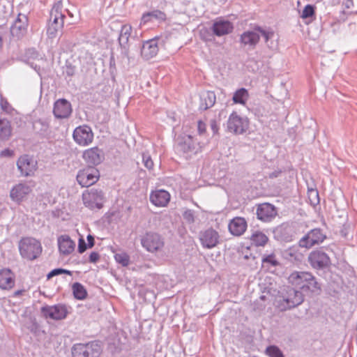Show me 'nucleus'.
I'll use <instances>...</instances> for the list:
<instances>
[{
    "mask_svg": "<svg viewBox=\"0 0 357 357\" xmlns=\"http://www.w3.org/2000/svg\"><path fill=\"white\" fill-rule=\"evenodd\" d=\"M304 301L303 294L294 287L287 286L281 288L275 296V305L280 312L294 308Z\"/></svg>",
    "mask_w": 357,
    "mask_h": 357,
    "instance_id": "nucleus-1",
    "label": "nucleus"
},
{
    "mask_svg": "<svg viewBox=\"0 0 357 357\" xmlns=\"http://www.w3.org/2000/svg\"><path fill=\"white\" fill-rule=\"evenodd\" d=\"M289 283L303 293H319L321 285L310 272L294 271L288 278Z\"/></svg>",
    "mask_w": 357,
    "mask_h": 357,
    "instance_id": "nucleus-2",
    "label": "nucleus"
},
{
    "mask_svg": "<svg viewBox=\"0 0 357 357\" xmlns=\"http://www.w3.org/2000/svg\"><path fill=\"white\" fill-rule=\"evenodd\" d=\"M260 36L264 38L268 47L271 49L276 47V43L273 40L275 33L269 29H264L260 26H256L252 30L243 32L241 35L240 40L244 46L253 49L258 43Z\"/></svg>",
    "mask_w": 357,
    "mask_h": 357,
    "instance_id": "nucleus-3",
    "label": "nucleus"
},
{
    "mask_svg": "<svg viewBox=\"0 0 357 357\" xmlns=\"http://www.w3.org/2000/svg\"><path fill=\"white\" fill-rule=\"evenodd\" d=\"M68 13L70 17L73 14L68 10H63V5L61 1H58L54 3L50 12V20H52V23L48 26L47 33L49 37L54 38L56 36V33L60 30L64 24L65 13Z\"/></svg>",
    "mask_w": 357,
    "mask_h": 357,
    "instance_id": "nucleus-4",
    "label": "nucleus"
},
{
    "mask_svg": "<svg viewBox=\"0 0 357 357\" xmlns=\"http://www.w3.org/2000/svg\"><path fill=\"white\" fill-rule=\"evenodd\" d=\"M18 246L20 255L28 260L36 259L42 252L40 242L34 238H22Z\"/></svg>",
    "mask_w": 357,
    "mask_h": 357,
    "instance_id": "nucleus-5",
    "label": "nucleus"
},
{
    "mask_svg": "<svg viewBox=\"0 0 357 357\" xmlns=\"http://www.w3.org/2000/svg\"><path fill=\"white\" fill-rule=\"evenodd\" d=\"M101 352V346L96 341L75 344L72 347L73 357H99Z\"/></svg>",
    "mask_w": 357,
    "mask_h": 357,
    "instance_id": "nucleus-6",
    "label": "nucleus"
},
{
    "mask_svg": "<svg viewBox=\"0 0 357 357\" xmlns=\"http://www.w3.org/2000/svg\"><path fill=\"white\" fill-rule=\"evenodd\" d=\"M142 246L146 251L154 253L162 250L165 245L163 238L155 232H146L141 238Z\"/></svg>",
    "mask_w": 357,
    "mask_h": 357,
    "instance_id": "nucleus-7",
    "label": "nucleus"
},
{
    "mask_svg": "<svg viewBox=\"0 0 357 357\" xmlns=\"http://www.w3.org/2000/svg\"><path fill=\"white\" fill-rule=\"evenodd\" d=\"M104 196L102 190L91 188L82 193V201L84 206L89 209H100L102 207Z\"/></svg>",
    "mask_w": 357,
    "mask_h": 357,
    "instance_id": "nucleus-8",
    "label": "nucleus"
},
{
    "mask_svg": "<svg viewBox=\"0 0 357 357\" xmlns=\"http://www.w3.org/2000/svg\"><path fill=\"white\" fill-rule=\"evenodd\" d=\"M176 151L178 153L183 155L185 158L196 153V146L192 137L189 135L179 136L176 145Z\"/></svg>",
    "mask_w": 357,
    "mask_h": 357,
    "instance_id": "nucleus-9",
    "label": "nucleus"
},
{
    "mask_svg": "<svg viewBox=\"0 0 357 357\" xmlns=\"http://www.w3.org/2000/svg\"><path fill=\"white\" fill-rule=\"evenodd\" d=\"M248 121L239 116L236 112H232L227 123V130L236 135L243 134L248 128Z\"/></svg>",
    "mask_w": 357,
    "mask_h": 357,
    "instance_id": "nucleus-10",
    "label": "nucleus"
},
{
    "mask_svg": "<svg viewBox=\"0 0 357 357\" xmlns=\"http://www.w3.org/2000/svg\"><path fill=\"white\" fill-rule=\"evenodd\" d=\"M100 174L97 169L89 167L79 171L77 175V181L82 187H89L96 183Z\"/></svg>",
    "mask_w": 357,
    "mask_h": 357,
    "instance_id": "nucleus-11",
    "label": "nucleus"
},
{
    "mask_svg": "<svg viewBox=\"0 0 357 357\" xmlns=\"http://www.w3.org/2000/svg\"><path fill=\"white\" fill-rule=\"evenodd\" d=\"M326 238V234L321 229H313L300 239L298 243L299 246L301 248H310L316 244L322 243Z\"/></svg>",
    "mask_w": 357,
    "mask_h": 357,
    "instance_id": "nucleus-12",
    "label": "nucleus"
},
{
    "mask_svg": "<svg viewBox=\"0 0 357 357\" xmlns=\"http://www.w3.org/2000/svg\"><path fill=\"white\" fill-rule=\"evenodd\" d=\"M32 192V186L27 183H19L15 185L10 191V197L15 203L20 204L26 199Z\"/></svg>",
    "mask_w": 357,
    "mask_h": 357,
    "instance_id": "nucleus-13",
    "label": "nucleus"
},
{
    "mask_svg": "<svg viewBox=\"0 0 357 357\" xmlns=\"http://www.w3.org/2000/svg\"><path fill=\"white\" fill-rule=\"evenodd\" d=\"M73 137L77 144L80 146H87L93 139V133L91 128L86 125L77 127L73 132Z\"/></svg>",
    "mask_w": 357,
    "mask_h": 357,
    "instance_id": "nucleus-14",
    "label": "nucleus"
},
{
    "mask_svg": "<svg viewBox=\"0 0 357 357\" xmlns=\"http://www.w3.org/2000/svg\"><path fill=\"white\" fill-rule=\"evenodd\" d=\"M308 261L311 266L316 269L324 268L331 264L330 257L321 250L310 252L308 256Z\"/></svg>",
    "mask_w": 357,
    "mask_h": 357,
    "instance_id": "nucleus-15",
    "label": "nucleus"
},
{
    "mask_svg": "<svg viewBox=\"0 0 357 357\" xmlns=\"http://www.w3.org/2000/svg\"><path fill=\"white\" fill-rule=\"evenodd\" d=\"M17 165L22 175L29 176L33 175L36 170L37 162L33 159L30 158L29 155H25L18 159Z\"/></svg>",
    "mask_w": 357,
    "mask_h": 357,
    "instance_id": "nucleus-16",
    "label": "nucleus"
},
{
    "mask_svg": "<svg viewBox=\"0 0 357 357\" xmlns=\"http://www.w3.org/2000/svg\"><path fill=\"white\" fill-rule=\"evenodd\" d=\"M72 111L70 102L64 98L59 99L54 102L53 113L56 119H67Z\"/></svg>",
    "mask_w": 357,
    "mask_h": 357,
    "instance_id": "nucleus-17",
    "label": "nucleus"
},
{
    "mask_svg": "<svg viewBox=\"0 0 357 357\" xmlns=\"http://www.w3.org/2000/svg\"><path fill=\"white\" fill-rule=\"evenodd\" d=\"M41 312L44 317L54 320H61L66 318L67 310L65 306L56 305L42 307Z\"/></svg>",
    "mask_w": 357,
    "mask_h": 357,
    "instance_id": "nucleus-18",
    "label": "nucleus"
},
{
    "mask_svg": "<svg viewBox=\"0 0 357 357\" xmlns=\"http://www.w3.org/2000/svg\"><path fill=\"white\" fill-rule=\"evenodd\" d=\"M257 218L263 222L271 221L277 215L275 206L268 203L259 204L257 208Z\"/></svg>",
    "mask_w": 357,
    "mask_h": 357,
    "instance_id": "nucleus-19",
    "label": "nucleus"
},
{
    "mask_svg": "<svg viewBox=\"0 0 357 357\" xmlns=\"http://www.w3.org/2000/svg\"><path fill=\"white\" fill-rule=\"evenodd\" d=\"M199 239L203 247L211 249L218 243V233L213 229H208L201 232Z\"/></svg>",
    "mask_w": 357,
    "mask_h": 357,
    "instance_id": "nucleus-20",
    "label": "nucleus"
},
{
    "mask_svg": "<svg viewBox=\"0 0 357 357\" xmlns=\"http://www.w3.org/2000/svg\"><path fill=\"white\" fill-rule=\"evenodd\" d=\"M28 26V18L24 14H18L17 18L10 28V33L13 36L17 38H21L26 31Z\"/></svg>",
    "mask_w": 357,
    "mask_h": 357,
    "instance_id": "nucleus-21",
    "label": "nucleus"
},
{
    "mask_svg": "<svg viewBox=\"0 0 357 357\" xmlns=\"http://www.w3.org/2000/svg\"><path fill=\"white\" fill-rule=\"evenodd\" d=\"M234 26L231 22L228 20L217 19L214 21L211 30L217 36H222L230 33L233 31Z\"/></svg>",
    "mask_w": 357,
    "mask_h": 357,
    "instance_id": "nucleus-22",
    "label": "nucleus"
},
{
    "mask_svg": "<svg viewBox=\"0 0 357 357\" xmlns=\"http://www.w3.org/2000/svg\"><path fill=\"white\" fill-rule=\"evenodd\" d=\"M247 226V222L245 218L236 217L229 222L228 228L231 234L239 236L246 231Z\"/></svg>",
    "mask_w": 357,
    "mask_h": 357,
    "instance_id": "nucleus-23",
    "label": "nucleus"
},
{
    "mask_svg": "<svg viewBox=\"0 0 357 357\" xmlns=\"http://www.w3.org/2000/svg\"><path fill=\"white\" fill-rule=\"evenodd\" d=\"M84 160L89 165H97L103 160V155L100 149L93 147L86 150L83 153Z\"/></svg>",
    "mask_w": 357,
    "mask_h": 357,
    "instance_id": "nucleus-24",
    "label": "nucleus"
},
{
    "mask_svg": "<svg viewBox=\"0 0 357 357\" xmlns=\"http://www.w3.org/2000/svg\"><path fill=\"white\" fill-rule=\"evenodd\" d=\"M132 31L131 26L125 24L121 26L120 34L119 36V43L123 50V53L128 56L129 48V38Z\"/></svg>",
    "mask_w": 357,
    "mask_h": 357,
    "instance_id": "nucleus-25",
    "label": "nucleus"
},
{
    "mask_svg": "<svg viewBox=\"0 0 357 357\" xmlns=\"http://www.w3.org/2000/svg\"><path fill=\"white\" fill-rule=\"evenodd\" d=\"M15 285V276L8 268L0 270V289H11Z\"/></svg>",
    "mask_w": 357,
    "mask_h": 357,
    "instance_id": "nucleus-26",
    "label": "nucleus"
},
{
    "mask_svg": "<svg viewBox=\"0 0 357 357\" xmlns=\"http://www.w3.org/2000/svg\"><path fill=\"white\" fill-rule=\"evenodd\" d=\"M170 195L164 190L153 192L150 195V200L156 206H165L169 202Z\"/></svg>",
    "mask_w": 357,
    "mask_h": 357,
    "instance_id": "nucleus-27",
    "label": "nucleus"
},
{
    "mask_svg": "<svg viewBox=\"0 0 357 357\" xmlns=\"http://www.w3.org/2000/svg\"><path fill=\"white\" fill-rule=\"evenodd\" d=\"M158 43L157 41L153 39L144 43L141 49L142 56L146 60L154 57L158 54Z\"/></svg>",
    "mask_w": 357,
    "mask_h": 357,
    "instance_id": "nucleus-28",
    "label": "nucleus"
},
{
    "mask_svg": "<svg viewBox=\"0 0 357 357\" xmlns=\"http://www.w3.org/2000/svg\"><path fill=\"white\" fill-rule=\"evenodd\" d=\"M166 15L163 12L159 10H153L142 15L140 26L146 25L149 23H153L155 21H164Z\"/></svg>",
    "mask_w": 357,
    "mask_h": 357,
    "instance_id": "nucleus-29",
    "label": "nucleus"
},
{
    "mask_svg": "<svg viewBox=\"0 0 357 357\" xmlns=\"http://www.w3.org/2000/svg\"><path fill=\"white\" fill-rule=\"evenodd\" d=\"M33 129L34 132L42 137L48 138L50 137L52 131L50 123L47 120L38 119L33 123Z\"/></svg>",
    "mask_w": 357,
    "mask_h": 357,
    "instance_id": "nucleus-30",
    "label": "nucleus"
},
{
    "mask_svg": "<svg viewBox=\"0 0 357 357\" xmlns=\"http://www.w3.org/2000/svg\"><path fill=\"white\" fill-rule=\"evenodd\" d=\"M216 101V96L213 91H203L200 94L199 109L206 110L212 107Z\"/></svg>",
    "mask_w": 357,
    "mask_h": 357,
    "instance_id": "nucleus-31",
    "label": "nucleus"
},
{
    "mask_svg": "<svg viewBox=\"0 0 357 357\" xmlns=\"http://www.w3.org/2000/svg\"><path fill=\"white\" fill-rule=\"evenodd\" d=\"M59 249L63 255H69L75 249V243L68 236H61L58 239Z\"/></svg>",
    "mask_w": 357,
    "mask_h": 357,
    "instance_id": "nucleus-32",
    "label": "nucleus"
},
{
    "mask_svg": "<svg viewBox=\"0 0 357 357\" xmlns=\"http://www.w3.org/2000/svg\"><path fill=\"white\" fill-rule=\"evenodd\" d=\"M250 239L252 244L256 246H264L268 241V236L261 231H254Z\"/></svg>",
    "mask_w": 357,
    "mask_h": 357,
    "instance_id": "nucleus-33",
    "label": "nucleus"
},
{
    "mask_svg": "<svg viewBox=\"0 0 357 357\" xmlns=\"http://www.w3.org/2000/svg\"><path fill=\"white\" fill-rule=\"evenodd\" d=\"M10 123L6 119H0V140H7L11 136Z\"/></svg>",
    "mask_w": 357,
    "mask_h": 357,
    "instance_id": "nucleus-34",
    "label": "nucleus"
},
{
    "mask_svg": "<svg viewBox=\"0 0 357 357\" xmlns=\"http://www.w3.org/2000/svg\"><path fill=\"white\" fill-rule=\"evenodd\" d=\"M248 98V93L246 89L244 88H241L237 90L233 96V101L235 103H239L241 105H245L246 100Z\"/></svg>",
    "mask_w": 357,
    "mask_h": 357,
    "instance_id": "nucleus-35",
    "label": "nucleus"
},
{
    "mask_svg": "<svg viewBox=\"0 0 357 357\" xmlns=\"http://www.w3.org/2000/svg\"><path fill=\"white\" fill-rule=\"evenodd\" d=\"M73 291L74 296L79 300L84 299L87 295L85 288L79 282L73 284Z\"/></svg>",
    "mask_w": 357,
    "mask_h": 357,
    "instance_id": "nucleus-36",
    "label": "nucleus"
},
{
    "mask_svg": "<svg viewBox=\"0 0 357 357\" xmlns=\"http://www.w3.org/2000/svg\"><path fill=\"white\" fill-rule=\"evenodd\" d=\"M116 261L123 266H127L130 263V257L126 252L116 253L114 255Z\"/></svg>",
    "mask_w": 357,
    "mask_h": 357,
    "instance_id": "nucleus-37",
    "label": "nucleus"
},
{
    "mask_svg": "<svg viewBox=\"0 0 357 357\" xmlns=\"http://www.w3.org/2000/svg\"><path fill=\"white\" fill-rule=\"evenodd\" d=\"M266 353L269 357H284L281 350L276 346L268 347Z\"/></svg>",
    "mask_w": 357,
    "mask_h": 357,
    "instance_id": "nucleus-38",
    "label": "nucleus"
},
{
    "mask_svg": "<svg viewBox=\"0 0 357 357\" xmlns=\"http://www.w3.org/2000/svg\"><path fill=\"white\" fill-rule=\"evenodd\" d=\"M308 198L312 205H317L319 202V193L317 190L310 189L308 190Z\"/></svg>",
    "mask_w": 357,
    "mask_h": 357,
    "instance_id": "nucleus-39",
    "label": "nucleus"
},
{
    "mask_svg": "<svg viewBox=\"0 0 357 357\" xmlns=\"http://www.w3.org/2000/svg\"><path fill=\"white\" fill-rule=\"evenodd\" d=\"M262 258L263 264H270L273 266H276L279 264L278 261L275 259L274 254L264 255Z\"/></svg>",
    "mask_w": 357,
    "mask_h": 357,
    "instance_id": "nucleus-40",
    "label": "nucleus"
},
{
    "mask_svg": "<svg viewBox=\"0 0 357 357\" xmlns=\"http://www.w3.org/2000/svg\"><path fill=\"white\" fill-rule=\"evenodd\" d=\"M63 273H66L70 275H71V272L70 271L59 268H55V269H53L52 271H51L47 274V280H50L56 275H61Z\"/></svg>",
    "mask_w": 357,
    "mask_h": 357,
    "instance_id": "nucleus-41",
    "label": "nucleus"
},
{
    "mask_svg": "<svg viewBox=\"0 0 357 357\" xmlns=\"http://www.w3.org/2000/svg\"><path fill=\"white\" fill-rule=\"evenodd\" d=\"M314 6L308 4L304 8V9L302 12V14H301V17L303 19L308 18V17H310L312 15H314Z\"/></svg>",
    "mask_w": 357,
    "mask_h": 357,
    "instance_id": "nucleus-42",
    "label": "nucleus"
},
{
    "mask_svg": "<svg viewBox=\"0 0 357 357\" xmlns=\"http://www.w3.org/2000/svg\"><path fill=\"white\" fill-rule=\"evenodd\" d=\"M0 105L2 110L8 114H10L13 109L11 105L7 101V100L4 98L2 96H0Z\"/></svg>",
    "mask_w": 357,
    "mask_h": 357,
    "instance_id": "nucleus-43",
    "label": "nucleus"
},
{
    "mask_svg": "<svg viewBox=\"0 0 357 357\" xmlns=\"http://www.w3.org/2000/svg\"><path fill=\"white\" fill-rule=\"evenodd\" d=\"M286 258L291 260V259H298V256H301V255L296 251L295 249L289 248L285 250L284 253Z\"/></svg>",
    "mask_w": 357,
    "mask_h": 357,
    "instance_id": "nucleus-44",
    "label": "nucleus"
},
{
    "mask_svg": "<svg viewBox=\"0 0 357 357\" xmlns=\"http://www.w3.org/2000/svg\"><path fill=\"white\" fill-rule=\"evenodd\" d=\"M142 161L144 165V166L149 169H151L153 167V162L151 158V156L148 153H143L142 154Z\"/></svg>",
    "mask_w": 357,
    "mask_h": 357,
    "instance_id": "nucleus-45",
    "label": "nucleus"
},
{
    "mask_svg": "<svg viewBox=\"0 0 357 357\" xmlns=\"http://www.w3.org/2000/svg\"><path fill=\"white\" fill-rule=\"evenodd\" d=\"M183 218L189 222L195 221L194 213L191 210H187L183 213Z\"/></svg>",
    "mask_w": 357,
    "mask_h": 357,
    "instance_id": "nucleus-46",
    "label": "nucleus"
},
{
    "mask_svg": "<svg viewBox=\"0 0 357 357\" xmlns=\"http://www.w3.org/2000/svg\"><path fill=\"white\" fill-rule=\"evenodd\" d=\"M87 246L85 241L82 238L79 239L78 251L79 253H83L86 250Z\"/></svg>",
    "mask_w": 357,
    "mask_h": 357,
    "instance_id": "nucleus-47",
    "label": "nucleus"
},
{
    "mask_svg": "<svg viewBox=\"0 0 357 357\" xmlns=\"http://www.w3.org/2000/svg\"><path fill=\"white\" fill-rule=\"evenodd\" d=\"M100 255L96 252H93L89 255V261L91 263H96L98 261Z\"/></svg>",
    "mask_w": 357,
    "mask_h": 357,
    "instance_id": "nucleus-48",
    "label": "nucleus"
},
{
    "mask_svg": "<svg viewBox=\"0 0 357 357\" xmlns=\"http://www.w3.org/2000/svg\"><path fill=\"white\" fill-rule=\"evenodd\" d=\"M210 126H211V128L213 134L214 135L217 134L218 132L219 128H218L216 121L214 119L211 120Z\"/></svg>",
    "mask_w": 357,
    "mask_h": 357,
    "instance_id": "nucleus-49",
    "label": "nucleus"
},
{
    "mask_svg": "<svg viewBox=\"0 0 357 357\" xmlns=\"http://www.w3.org/2000/svg\"><path fill=\"white\" fill-rule=\"evenodd\" d=\"M197 130L199 135L203 134L206 131V124L204 122L199 121L197 124Z\"/></svg>",
    "mask_w": 357,
    "mask_h": 357,
    "instance_id": "nucleus-50",
    "label": "nucleus"
},
{
    "mask_svg": "<svg viewBox=\"0 0 357 357\" xmlns=\"http://www.w3.org/2000/svg\"><path fill=\"white\" fill-rule=\"evenodd\" d=\"M87 241H88V247L89 248H91L92 247H93L94 243H95V241H94L93 236H91V234L88 235L87 236Z\"/></svg>",
    "mask_w": 357,
    "mask_h": 357,
    "instance_id": "nucleus-51",
    "label": "nucleus"
},
{
    "mask_svg": "<svg viewBox=\"0 0 357 357\" xmlns=\"http://www.w3.org/2000/svg\"><path fill=\"white\" fill-rule=\"evenodd\" d=\"M281 174H282L281 170H275L274 172L269 174L268 176L270 178H277L279 176H280Z\"/></svg>",
    "mask_w": 357,
    "mask_h": 357,
    "instance_id": "nucleus-52",
    "label": "nucleus"
},
{
    "mask_svg": "<svg viewBox=\"0 0 357 357\" xmlns=\"http://www.w3.org/2000/svg\"><path fill=\"white\" fill-rule=\"evenodd\" d=\"M25 292V290L24 289H21V290H17L14 292L13 294V296L15 297H18L21 295H22Z\"/></svg>",
    "mask_w": 357,
    "mask_h": 357,
    "instance_id": "nucleus-53",
    "label": "nucleus"
},
{
    "mask_svg": "<svg viewBox=\"0 0 357 357\" xmlns=\"http://www.w3.org/2000/svg\"><path fill=\"white\" fill-rule=\"evenodd\" d=\"M2 45H3L2 36H1V35L0 34V49H1V47H2Z\"/></svg>",
    "mask_w": 357,
    "mask_h": 357,
    "instance_id": "nucleus-54",
    "label": "nucleus"
},
{
    "mask_svg": "<svg viewBox=\"0 0 357 357\" xmlns=\"http://www.w3.org/2000/svg\"><path fill=\"white\" fill-rule=\"evenodd\" d=\"M265 298H266V296H260V299H261V300H263V301H264V300H265Z\"/></svg>",
    "mask_w": 357,
    "mask_h": 357,
    "instance_id": "nucleus-55",
    "label": "nucleus"
},
{
    "mask_svg": "<svg viewBox=\"0 0 357 357\" xmlns=\"http://www.w3.org/2000/svg\"><path fill=\"white\" fill-rule=\"evenodd\" d=\"M68 75H72L71 71L68 72Z\"/></svg>",
    "mask_w": 357,
    "mask_h": 357,
    "instance_id": "nucleus-56",
    "label": "nucleus"
},
{
    "mask_svg": "<svg viewBox=\"0 0 357 357\" xmlns=\"http://www.w3.org/2000/svg\"><path fill=\"white\" fill-rule=\"evenodd\" d=\"M68 75H72L71 71L68 72Z\"/></svg>",
    "mask_w": 357,
    "mask_h": 357,
    "instance_id": "nucleus-57",
    "label": "nucleus"
}]
</instances>
